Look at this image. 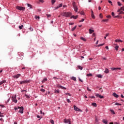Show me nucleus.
Returning <instances> with one entry per match:
<instances>
[{
  "instance_id": "nucleus-1",
  "label": "nucleus",
  "mask_w": 124,
  "mask_h": 124,
  "mask_svg": "<svg viewBox=\"0 0 124 124\" xmlns=\"http://www.w3.org/2000/svg\"><path fill=\"white\" fill-rule=\"evenodd\" d=\"M61 15L64 17H70L71 16V13H68V12H63L61 13Z\"/></svg>"
},
{
  "instance_id": "nucleus-2",
  "label": "nucleus",
  "mask_w": 124,
  "mask_h": 124,
  "mask_svg": "<svg viewBox=\"0 0 124 124\" xmlns=\"http://www.w3.org/2000/svg\"><path fill=\"white\" fill-rule=\"evenodd\" d=\"M72 5L74 8V9L75 11V12H78V7L76 6V3L75 2H72Z\"/></svg>"
},
{
  "instance_id": "nucleus-3",
  "label": "nucleus",
  "mask_w": 124,
  "mask_h": 124,
  "mask_svg": "<svg viewBox=\"0 0 124 124\" xmlns=\"http://www.w3.org/2000/svg\"><path fill=\"white\" fill-rule=\"evenodd\" d=\"M16 98H17V96L16 95H15V96L12 97V99L13 102H15V103H17L18 101Z\"/></svg>"
},
{
  "instance_id": "nucleus-4",
  "label": "nucleus",
  "mask_w": 124,
  "mask_h": 124,
  "mask_svg": "<svg viewBox=\"0 0 124 124\" xmlns=\"http://www.w3.org/2000/svg\"><path fill=\"white\" fill-rule=\"evenodd\" d=\"M74 109L75 111H78V112H82V110L78 108L76 106H74Z\"/></svg>"
},
{
  "instance_id": "nucleus-5",
  "label": "nucleus",
  "mask_w": 124,
  "mask_h": 124,
  "mask_svg": "<svg viewBox=\"0 0 124 124\" xmlns=\"http://www.w3.org/2000/svg\"><path fill=\"white\" fill-rule=\"evenodd\" d=\"M57 88H59V89H62V90H66V88L62 86L61 85H60V84H58L57 85Z\"/></svg>"
},
{
  "instance_id": "nucleus-6",
  "label": "nucleus",
  "mask_w": 124,
  "mask_h": 124,
  "mask_svg": "<svg viewBox=\"0 0 124 124\" xmlns=\"http://www.w3.org/2000/svg\"><path fill=\"white\" fill-rule=\"evenodd\" d=\"M30 82H31V80H24V81H20V84H27L28 83H30Z\"/></svg>"
},
{
  "instance_id": "nucleus-7",
  "label": "nucleus",
  "mask_w": 124,
  "mask_h": 124,
  "mask_svg": "<svg viewBox=\"0 0 124 124\" xmlns=\"http://www.w3.org/2000/svg\"><path fill=\"white\" fill-rule=\"evenodd\" d=\"M95 96H96V97H99V98H104V96H102L97 93H95Z\"/></svg>"
},
{
  "instance_id": "nucleus-8",
  "label": "nucleus",
  "mask_w": 124,
  "mask_h": 124,
  "mask_svg": "<svg viewBox=\"0 0 124 124\" xmlns=\"http://www.w3.org/2000/svg\"><path fill=\"white\" fill-rule=\"evenodd\" d=\"M24 107H21L20 110L19 111V113H21V114H23L24 113Z\"/></svg>"
},
{
  "instance_id": "nucleus-9",
  "label": "nucleus",
  "mask_w": 124,
  "mask_h": 124,
  "mask_svg": "<svg viewBox=\"0 0 124 124\" xmlns=\"http://www.w3.org/2000/svg\"><path fill=\"white\" fill-rule=\"evenodd\" d=\"M20 76H21V74H18L14 76L13 78H16V79H18V78H19V77H20Z\"/></svg>"
},
{
  "instance_id": "nucleus-10",
  "label": "nucleus",
  "mask_w": 124,
  "mask_h": 124,
  "mask_svg": "<svg viewBox=\"0 0 124 124\" xmlns=\"http://www.w3.org/2000/svg\"><path fill=\"white\" fill-rule=\"evenodd\" d=\"M16 8L18 10H25V7H23L17 6V7H16Z\"/></svg>"
},
{
  "instance_id": "nucleus-11",
  "label": "nucleus",
  "mask_w": 124,
  "mask_h": 124,
  "mask_svg": "<svg viewBox=\"0 0 124 124\" xmlns=\"http://www.w3.org/2000/svg\"><path fill=\"white\" fill-rule=\"evenodd\" d=\"M91 12H92V14H91L92 18H93V19H95V17L93 15V10H91Z\"/></svg>"
},
{
  "instance_id": "nucleus-12",
  "label": "nucleus",
  "mask_w": 124,
  "mask_h": 124,
  "mask_svg": "<svg viewBox=\"0 0 124 124\" xmlns=\"http://www.w3.org/2000/svg\"><path fill=\"white\" fill-rule=\"evenodd\" d=\"M70 122V120H67L66 119H65L64 120V123H65V124H68V123H69Z\"/></svg>"
},
{
  "instance_id": "nucleus-13",
  "label": "nucleus",
  "mask_w": 124,
  "mask_h": 124,
  "mask_svg": "<svg viewBox=\"0 0 124 124\" xmlns=\"http://www.w3.org/2000/svg\"><path fill=\"white\" fill-rule=\"evenodd\" d=\"M121 70V68H111V70L114 71V70Z\"/></svg>"
},
{
  "instance_id": "nucleus-14",
  "label": "nucleus",
  "mask_w": 124,
  "mask_h": 124,
  "mask_svg": "<svg viewBox=\"0 0 124 124\" xmlns=\"http://www.w3.org/2000/svg\"><path fill=\"white\" fill-rule=\"evenodd\" d=\"M113 96H114V97H116V98H118V97H119V95L117 94V93H113Z\"/></svg>"
},
{
  "instance_id": "nucleus-15",
  "label": "nucleus",
  "mask_w": 124,
  "mask_h": 124,
  "mask_svg": "<svg viewBox=\"0 0 124 124\" xmlns=\"http://www.w3.org/2000/svg\"><path fill=\"white\" fill-rule=\"evenodd\" d=\"M104 73L106 74L109 73V69L106 68Z\"/></svg>"
},
{
  "instance_id": "nucleus-16",
  "label": "nucleus",
  "mask_w": 124,
  "mask_h": 124,
  "mask_svg": "<svg viewBox=\"0 0 124 124\" xmlns=\"http://www.w3.org/2000/svg\"><path fill=\"white\" fill-rule=\"evenodd\" d=\"M73 18L74 19H77V18H78V16H72L71 17V18Z\"/></svg>"
},
{
  "instance_id": "nucleus-17",
  "label": "nucleus",
  "mask_w": 124,
  "mask_h": 124,
  "mask_svg": "<svg viewBox=\"0 0 124 124\" xmlns=\"http://www.w3.org/2000/svg\"><path fill=\"white\" fill-rule=\"evenodd\" d=\"M5 82H6L5 80H2V81L0 82V86H1L2 84H3L4 83H5Z\"/></svg>"
},
{
  "instance_id": "nucleus-18",
  "label": "nucleus",
  "mask_w": 124,
  "mask_h": 124,
  "mask_svg": "<svg viewBox=\"0 0 124 124\" xmlns=\"http://www.w3.org/2000/svg\"><path fill=\"white\" fill-rule=\"evenodd\" d=\"M77 27V26H75L74 28H73L71 30L72 31H73L76 30V28Z\"/></svg>"
},
{
  "instance_id": "nucleus-19",
  "label": "nucleus",
  "mask_w": 124,
  "mask_h": 124,
  "mask_svg": "<svg viewBox=\"0 0 124 124\" xmlns=\"http://www.w3.org/2000/svg\"><path fill=\"white\" fill-rule=\"evenodd\" d=\"M115 42H123L122 40H119V39H117V40H115Z\"/></svg>"
},
{
  "instance_id": "nucleus-20",
  "label": "nucleus",
  "mask_w": 124,
  "mask_h": 124,
  "mask_svg": "<svg viewBox=\"0 0 124 124\" xmlns=\"http://www.w3.org/2000/svg\"><path fill=\"white\" fill-rule=\"evenodd\" d=\"M71 79L72 80H73L74 81H75L76 82L77 80H76V78L73 77L71 78Z\"/></svg>"
},
{
  "instance_id": "nucleus-21",
  "label": "nucleus",
  "mask_w": 124,
  "mask_h": 124,
  "mask_svg": "<svg viewBox=\"0 0 124 124\" xmlns=\"http://www.w3.org/2000/svg\"><path fill=\"white\" fill-rule=\"evenodd\" d=\"M92 105H93V106H94V107H96L97 106V105H96V103H92Z\"/></svg>"
},
{
  "instance_id": "nucleus-22",
  "label": "nucleus",
  "mask_w": 124,
  "mask_h": 124,
  "mask_svg": "<svg viewBox=\"0 0 124 124\" xmlns=\"http://www.w3.org/2000/svg\"><path fill=\"white\" fill-rule=\"evenodd\" d=\"M80 39H81V40H83V41H86V39H85V38H84V37H80Z\"/></svg>"
},
{
  "instance_id": "nucleus-23",
  "label": "nucleus",
  "mask_w": 124,
  "mask_h": 124,
  "mask_svg": "<svg viewBox=\"0 0 124 124\" xmlns=\"http://www.w3.org/2000/svg\"><path fill=\"white\" fill-rule=\"evenodd\" d=\"M24 27V25H21V26H19V27H18V28H19V29H20V30H22V29H23V27Z\"/></svg>"
},
{
  "instance_id": "nucleus-24",
  "label": "nucleus",
  "mask_w": 124,
  "mask_h": 124,
  "mask_svg": "<svg viewBox=\"0 0 124 124\" xmlns=\"http://www.w3.org/2000/svg\"><path fill=\"white\" fill-rule=\"evenodd\" d=\"M123 9H124V8L121 7L120 9L118 10L117 12H121V11L123 10Z\"/></svg>"
},
{
  "instance_id": "nucleus-25",
  "label": "nucleus",
  "mask_w": 124,
  "mask_h": 124,
  "mask_svg": "<svg viewBox=\"0 0 124 124\" xmlns=\"http://www.w3.org/2000/svg\"><path fill=\"white\" fill-rule=\"evenodd\" d=\"M46 81H47V78H44V79L42 81V82L43 83H45V82H46Z\"/></svg>"
},
{
  "instance_id": "nucleus-26",
  "label": "nucleus",
  "mask_w": 124,
  "mask_h": 124,
  "mask_svg": "<svg viewBox=\"0 0 124 124\" xmlns=\"http://www.w3.org/2000/svg\"><path fill=\"white\" fill-rule=\"evenodd\" d=\"M27 5H28V7H30V9H31V8H32V6H31V4H29V3H28V4H27Z\"/></svg>"
},
{
  "instance_id": "nucleus-27",
  "label": "nucleus",
  "mask_w": 124,
  "mask_h": 124,
  "mask_svg": "<svg viewBox=\"0 0 124 124\" xmlns=\"http://www.w3.org/2000/svg\"><path fill=\"white\" fill-rule=\"evenodd\" d=\"M78 69H80V70H82V69H83V67L81 66H78Z\"/></svg>"
},
{
  "instance_id": "nucleus-28",
  "label": "nucleus",
  "mask_w": 124,
  "mask_h": 124,
  "mask_svg": "<svg viewBox=\"0 0 124 124\" xmlns=\"http://www.w3.org/2000/svg\"><path fill=\"white\" fill-rule=\"evenodd\" d=\"M97 77H98V78H102V75H97Z\"/></svg>"
},
{
  "instance_id": "nucleus-29",
  "label": "nucleus",
  "mask_w": 124,
  "mask_h": 124,
  "mask_svg": "<svg viewBox=\"0 0 124 124\" xmlns=\"http://www.w3.org/2000/svg\"><path fill=\"white\" fill-rule=\"evenodd\" d=\"M93 30H92L91 29L89 30V33L91 34L93 33Z\"/></svg>"
},
{
  "instance_id": "nucleus-30",
  "label": "nucleus",
  "mask_w": 124,
  "mask_h": 124,
  "mask_svg": "<svg viewBox=\"0 0 124 124\" xmlns=\"http://www.w3.org/2000/svg\"><path fill=\"white\" fill-rule=\"evenodd\" d=\"M108 21H109V19H108L102 20V22H108Z\"/></svg>"
},
{
  "instance_id": "nucleus-31",
  "label": "nucleus",
  "mask_w": 124,
  "mask_h": 124,
  "mask_svg": "<svg viewBox=\"0 0 124 124\" xmlns=\"http://www.w3.org/2000/svg\"><path fill=\"white\" fill-rule=\"evenodd\" d=\"M87 76H88V77H91V76H93V75L92 74H88L87 75Z\"/></svg>"
},
{
  "instance_id": "nucleus-32",
  "label": "nucleus",
  "mask_w": 124,
  "mask_h": 124,
  "mask_svg": "<svg viewBox=\"0 0 124 124\" xmlns=\"http://www.w3.org/2000/svg\"><path fill=\"white\" fill-rule=\"evenodd\" d=\"M54 93H60V90H55L54 91Z\"/></svg>"
},
{
  "instance_id": "nucleus-33",
  "label": "nucleus",
  "mask_w": 124,
  "mask_h": 124,
  "mask_svg": "<svg viewBox=\"0 0 124 124\" xmlns=\"http://www.w3.org/2000/svg\"><path fill=\"white\" fill-rule=\"evenodd\" d=\"M115 49L116 50V51H118V49H119V46H116L115 47Z\"/></svg>"
},
{
  "instance_id": "nucleus-34",
  "label": "nucleus",
  "mask_w": 124,
  "mask_h": 124,
  "mask_svg": "<svg viewBox=\"0 0 124 124\" xmlns=\"http://www.w3.org/2000/svg\"><path fill=\"white\" fill-rule=\"evenodd\" d=\"M118 3V5H119V6H121V5H122V3H121V2L118 1L117 2Z\"/></svg>"
},
{
  "instance_id": "nucleus-35",
  "label": "nucleus",
  "mask_w": 124,
  "mask_h": 124,
  "mask_svg": "<svg viewBox=\"0 0 124 124\" xmlns=\"http://www.w3.org/2000/svg\"><path fill=\"white\" fill-rule=\"evenodd\" d=\"M51 2H52V4H54V3H55V2H56V0H51Z\"/></svg>"
},
{
  "instance_id": "nucleus-36",
  "label": "nucleus",
  "mask_w": 124,
  "mask_h": 124,
  "mask_svg": "<svg viewBox=\"0 0 124 124\" xmlns=\"http://www.w3.org/2000/svg\"><path fill=\"white\" fill-rule=\"evenodd\" d=\"M111 15H112V16H113V17H115V13H114V12H112L111 13Z\"/></svg>"
},
{
  "instance_id": "nucleus-37",
  "label": "nucleus",
  "mask_w": 124,
  "mask_h": 124,
  "mask_svg": "<svg viewBox=\"0 0 124 124\" xmlns=\"http://www.w3.org/2000/svg\"><path fill=\"white\" fill-rule=\"evenodd\" d=\"M115 105H118V106H121V105H122V104H120V103H116L115 104Z\"/></svg>"
},
{
  "instance_id": "nucleus-38",
  "label": "nucleus",
  "mask_w": 124,
  "mask_h": 124,
  "mask_svg": "<svg viewBox=\"0 0 124 124\" xmlns=\"http://www.w3.org/2000/svg\"><path fill=\"white\" fill-rule=\"evenodd\" d=\"M103 122L105 124H108L107 121L103 120Z\"/></svg>"
},
{
  "instance_id": "nucleus-39",
  "label": "nucleus",
  "mask_w": 124,
  "mask_h": 124,
  "mask_svg": "<svg viewBox=\"0 0 124 124\" xmlns=\"http://www.w3.org/2000/svg\"><path fill=\"white\" fill-rule=\"evenodd\" d=\"M25 96H26V97H27V98H30V96L27 95V94H25Z\"/></svg>"
},
{
  "instance_id": "nucleus-40",
  "label": "nucleus",
  "mask_w": 124,
  "mask_h": 124,
  "mask_svg": "<svg viewBox=\"0 0 124 124\" xmlns=\"http://www.w3.org/2000/svg\"><path fill=\"white\" fill-rule=\"evenodd\" d=\"M85 21V19L82 18L81 20L79 21V23H81V22H84Z\"/></svg>"
},
{
  "instance_id": "nucleus-41",
  "label": "nucleus",
  "mask_w": 124,
  "mask_h": 124,
  "mask_svg": "<svg viewBox=\"0 0 124 124\" xmlns=\"http://www.w3.org/2000/svg\"><path fill=\"white\" fill-rule=\"evenodd\" d=\"M108 3H110V4H111V5H113V4H112V1L111 0H108Z\"/></svg>"
},
{
  "instance_id": "nucleus-42",
  "label": "nucleus",
  "mask_w": 124,
  "mask_h": 124,
  "mask_svg": "<svg viewBox=\"0 0 124 124\" xmlns=\"http://www.w3.org/2000/svg\"><path fill=\"white\" fill-rule=\"evenodd\" d=\"M67 102H68V103H70L71 102V101H70L69 99H67Z\"/></svg>"
},
{
  "instance_id": "nucleus-43",
  "label": "nucleus",
  "mask_w": 124,
  "mask_h": 124,
  "mask_svg": "<svg viewBox=\"0 0 124 124\" xmlns=\"http://www.w3.org/2000/svg\"><path fill=\"white\" fill-rule=\"evenodd\" d=\"M80 48H81V46H77V49H78V50H79Z\"/></svg>"
},
{
  "instance_id": "nucleus-44",
  "label": "nucleus",
  "mask_w": 124,
  "mask_h": 124,
  "mask_svg": "<svg viewBox=\"0 0 124 124\" xmlns=\"http://www.w3.org/2000/svg\"><path fill=\"white\" fill-rule=\"evenodd\" d=\"M50 123H51V124H54V120H50Z\"/></svg>"
},
{
  "instance_id": "nucleus-45",
  "label": "nucleus",
  "mask_w": 124,
  "mask_h": 124,
  "mask_svg": "<svg viewBox=\"0 0 124 124\" xmlns=\"http://www.w3.org/2000/svg\"><path fill=\"white\" fill-rule=\"evenodd\" d=\"M46 16H47V18H50V17H51V15H48V14H47V15H46Z\"/></svg>"
},
{
  "instance_id": "nucleus-46",
  "label": "nucleus",
  "mask_w": 124,
  "mask_h": 124,
  "mask_svg": "<svg viewBox=\"0 0 124 124\" xmlns=\"http://www.w3.org/2000/svg\"><path fill=\"white\" fill-rule=\"evenodd\" d=\"M87 90H88L89 92H92V90L91 89H90V88H89V87H88L87 88Z\"/></svg>"
},
{
  "instance_id": "nucleus-47",
  "label": "nucleus",
  "mask_w": 124,
  "mask_h": 124,
  "mask_svg": "<svg viewBox=\"0 0 124 124\" xmlns=\"http://www.w3.org/2000/svg\"><path fill=\"white\" fill-rule=\"evenodd\" d=\"M30 30L31 31H33V29L31 28V27H30Z\"/></svg>"
},
{
  "instance_id": "nucleus-48",
  "label": "nucleus",
  "mask_w": 124,
  "mask_h": 124,
  "mask_svg": "<svg viewBox=\"0 0 124 124\" xmlns=\"http://www.w3.org/2000/svg\"><path fill=\"white\" fill-rule=\"evenodd\" d=\"M107 17L108 18V19H110V18H111V16L110 15L107 16Z\"/></svg>"
},
{
  "instance_id": "nucleus-49",
  "label": "nucleus",
  "mask_w": 124,
  "mask_h": 124,
  "mask_svg": "<svg viewBox=\"0 0 124 124\" xmlns=\"http://www.w3.org/2000/svg\"><path fill=\"white\" fill-rule=\"evenodd\" d=\"M41 92H43V93H44V92H45V90H44V89H41Z\"/></svg>"
},
{
  "instance_id": "nucleus-50",
  "label": "nucleus",
  "mask_w": 124,
  "mask_h": 124,
  "mask_svg": "<svg viewBox=\"0 0 124 124\" xmlns=\"http://www.w3.org/2000/svg\"><path fill=\"white\" fill-rule=\"evenodd\" d=\"M99 17H100V18H103L102 14H100L99 15Z\"/></svg>"
},
{
  "instance_id": "nucleus-51",
  "label": "nucleus",
  "mask_w": 124,
  "mask_h": 124,
  "mask_svg": "<svg viewBox=\"0 0 124 124\" xmlns=\"http://www.w3.org/2000/svg\"><path fill=\"white\" fill-rule=\"evenodd\" d=\"M40 2H41L42 3H43L44 2V0H39Z\"/></svg>"
},
{
  "instance_id": "nucleus-52",
  "label": "nucleus",
  "mask_w": 124,
  "mask_h": 124,
  "mask_svg": "<svg viewBox=\"0 0 124 124\" xmlns=\"http://www.w3.org/2000/svg\"><path fill=\"white\" fill-rule=\"evenodd\" d=\"M60 8V6H57L56 8H55V9H59V8Z\"/></svg>"
},
{
  "instance_id": "nucleus-53",
  "label": "nucleus",
  "mask_w": 124,
  "mask_h": 124,
  "mask_svg": "<svg viewBox=\"0 0 124 124\" xmlns=\"http://www.w3.org/2000/svg\"><path fill=\"white\" fill-rule=\"evenodd\" d=\"M110 111L112 113H113V114H115V112L114 111V110H113V109L110 110Z\"/></svg>"
},
{
  "instance_id": "nucleus-54",
  "label": "nucleus",
  "mask_w": 124,
  "mask_h": 124,
  "mask_svg": "<svg viewBox=\"0 0 124 124\" xmlns=\"http://www.w3.org/2000/svg\"><path fill=\"white\" fill-rule=\"evenodd\" d=\"M81 15H85V13H83V12H81L80 13Z\"/></svg>"
},
{
  "instance_id": "nucleus-55",
  "label": "nucleus",
  "mask_w": 124,
  "mask_h": 124,
  "mask_svg": "<svg viewBox=\"0 0 124 124\" xmlns=\"http://www.w3.org/2000/svg\"><path fill=\"white\" fill-rule=\"evenodd\" d=\"M105 48H106V49H107V50H109V47H108V46H106Z\"/></svg>"
},
{
  "instance_id": "nucleus-56",
  "label": "nucleus",
  "mask_w": 124,
  "mask_h": 124,
  "mask_svg": "<svg viewBox=\"0 0 124 124\" xmlns=\"http://www.w3.org/2000/svg\"><path fill=\"white\" fill-rule=\"evenodd\" d=\"M36 19H39L40 17L38 16H35Z\"/></svg>"
},
{
  "instance_id": "nucleus-57",
  "label": "nucleus",
  "mask_w": 124,
  "mask_h": 124,
  "mask_svg": "<svg viewBox=\"0 0 124 124\" xmlns=\"http://www.w3.org/2000/svg\"><path fill=\"white\" fill-rule=\"evenodd\" d=\"M59 7H62V3L60 4L59 5H58Z\"/></svg>"
},
{
  "instance_id": "nucleus-58",
  "label": "nucleus",
  "mask_w": 124,
  "mask_h": 124,
  "mask_svg": "<svg viewBox=\"0 0 124 124\" xmlns=\"http://www.w3.org/2000/svg\"><path fill=\"white\" fill-rule=\"evenodd\" d=\"M66 94H68L69 96H71V94L69 93H67Z\"/></svg>"
},
{
  "instance_id": "nucleus-59",
  "label": "nucleus",
  "mask_w": 124,
  "mask_h": 124,
  "mask_svg": "<svg viewBox=\"0 0 124 124\" xmlns=\"http://www.w3.org/2000/svg\"><path fill=\"white\" fill-rule=\"evenodd\" d=\"M109 35V33H108L106 34V37H107V36H108Z\"/></svg>"
},
{
  "instance_id": "nucleus-60",
  "label": "nucleus",
  "mask_w": 124,
  "mask_h": 124,
  "mask_svg": "<svg viewBox=\"0 0 124 124\" xmlns=\"http://www.w3.org/2000/svg\"><path fill=\"white\" fill-rule=\"evenodd\" d=\"M78 80L79 81H80V82H83V80H82V79H81L80 78H79Z\"/></svg>"
},
{
  "instance_id": "nucleus-61",
  "label": "nucleus",
  "mask_w": 124,
  "mask_h": 124,
  "mask_svg": "<svg viewBox=\"0 0 124 124\" xmlns=\"http://www.w3.org/2000/svg\"><path fill=\"white\" fill-rule=\"evenodd\" d=\"M121 97H122V98H124V95H123V94H121Z\"/></svg>"
},
{
  "instance_id": "nucleus-62",
  "label": "nucleus",
  "mask_w": 124,
  "mask_h": 124,
  "mask_svg": "<svg viewBox=\"0 0 124 124\" xmlns=\"http://www.w3.org/2000/svg\"><path fill=\"white\" fill-rule=\"evenodd\" d=\"M101 7H100V6H99L98 7V10H101Z\"/></svg>"
},
{
  "instance_id": "nucleus-63",
  "label": "nucleus",
  "mask_w": 124,
  "mask_h": 124,
  "mask_svg": "<svg viewBox=\"0 0 124 124\" xmlns=\"http://www.w3.org/2000/svg\"><path fill=\"white\" fill-rule=\"evenodd\" d=\"M91 98H95V97H94V96H92L91 97Z\"/></svg>"
},
{
  "instance_id": "nucleus-64",
  "label": "nucleus",
  "mask_w": 124,
  "mask_h": 124,
  "mask_svg": "<svg viewBox=\"0 0 124 124\" xmlns=\"http://www.w3.org/2000/svg\"><path fill=\"white\" fill-rule=\"evenodd\" d=\"M74 23H69V25H74Z\"/></svg>"
}]
</instances>
